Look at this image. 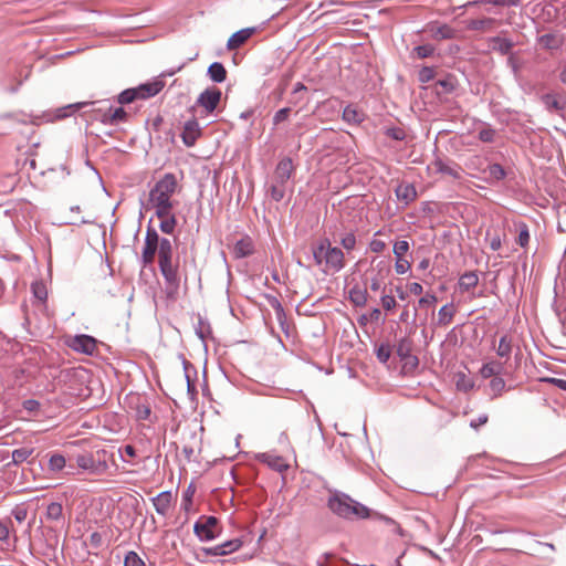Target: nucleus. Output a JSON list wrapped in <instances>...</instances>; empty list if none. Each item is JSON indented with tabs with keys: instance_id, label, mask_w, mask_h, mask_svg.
Masks as SVG:
<instances>
[{
	"instance_id": "nucleus-45",
	"label": "nucleus",
	"mask_w": 566,
	"mask_h": 566,
	"mask_svg": "<svg viewBox=\"0 0 566 566\" xmlns=\"http://www.w3.org/2000/svg\"><path fill=\"white\" fill-rule=\"evenodd\" d=\"M401 361H402V370L405 373H412L419 365L418 357L415 355H411V356L402 359Z\"/></svg>"
},
{
	"instance_id": "nucleus-61",
	"label": "nucleus",
	"mask_w": 566,
	"mask_h": 566,
	"mask_svg": "<svg viewBox=\"0 0 566 566\" xmlns=\"http://www.w3.org/2000/svg\"><path fill=\"white\" fill-rule=\"evenodd\" d=\"M40 407L39 401L34 399H28L23 401V408L30 412L36 411Z\"/></svg>"
},
{
	"instance_id": "nucleus-31",
	"label": "nucleus",
	"mask_w": 566,
	"mask_h": 566,
	"mask_svg": "<svg viewBox=\"0 0 566 566\" xmlns=\"http://www.w3.org/2000/svg\"><path fill=\"white\" fill-rule=\"evenodd\" d=\"M343 119L348 124H359L364 120V114L353 105H347L343 111Z\"/></svg>"
},
{
	"instance_id": "nucleus-10",
	"label": "nucleus",
	"mask_w": 566,
	"mask_h": 566,
	"mask_svg": "<svg viewBox=\"0 0 566 566\" xmlns=\"http://www.w3.org/2000/svg\"><path fill=\"white\" fill-rule=\"evenodd\" d=\"M221 95L222 93L218 87H208L198 96L196 104L202 107L205 115H210L218 107Z\"/></svg>"
},
{
	"instance_id": "nucleus-39",
	"label": "nucleus",
	"mask_w": 566,
	"mask_h": 566,
	"mask_svg": "<svg viewBox=\"0 0 566 566\" xmlns=\"http://www.w3.org/2000/svg\"><path fill=\"white\" fill-rule=\"evenodd\" d=\"M270 195L273 200L281 201L285 195V184L275 182L273 180V184L270 187Z\"/></svg>"
},
{
	"instance_id": "nucleus-46",
	"label": "nucleus",
	"mask_w": 566,
	"mask_h": 566,
	"mask_svg": "<svg viewBox=\"0 0 566 566\" xmlns=\"http://www.w3.org/2000/svg\"><path fill=\"white\" fill-rule=\"evenodd\" d=\"M195 494V489L192 485H189L182 495L181 506L185 511H189L192 505V497Z\"/></svg>"
},
{
	"instance_id": "nucleus-18",
	"label": "nucleus",
	"mask_w": 566,
	"mask_h": 566,
	"mask_svg": "<svg viewBox=\"0 0 566 566\" xmlns=\"http://www.w3.org/2000/svg\"><path fill=\"white\" fill-rule=\"evenodd\" d=\"M254 252V242L245 235L238 240L233 247V254L237 259H242L251 255Z\"/></svg>"
},
{
	"instance_id": "nucleus-1",
	"label": "nucleus",
	"mask_w": 566,
	"mask_h": 566,
	"mask_svg": "<svg viewBox=\"0 0 566 566\" xmlns=\"http://www.w3.org/2000/svg\"><path fill=\"white\" fill-rule=\"evenodd\" d=\"M156 253L158 254L159 271L164 276L169 294L174 293L180 286L179 258L175 255L171 241L168 238H160L154 228L148 227L142 251L143 264L154 263Z\"/></svg>"
},
{
	"instance_id": "nucleus-48",
	"label": "nucleus",
	"mask_w": 566,
	"mask_h": 566,
	"mask_svg": "<svg viewBox=\"0 0 566 566\" xmlns=\"http://www.w3.org/2000/svg\"><path fill=\"white\" fill-rule=\"evenodd\" d=\"M411 268V264L405 258H396L395 270L397 274H405Z\"/></svg>"
},
{
	"instance_id": "nucleus-2",
	"label": "nucleus",
	"mask_w": 566,
	"mask_h": 566,
	"mask_svg": "<svg viewBox=\"0 0 566 566\" xmlns=\"http://www.w3.org/2000/svg\"><path fill=\"white\" fill-rule=\"evenodd\" d=\"M513 347L506 336L497 345V392L515 388L521 381L518 373L520 350L512 355Z\"/></svg>"
},
{
	"instance_id": "nucleus-25",
	"label": "nucleus",
	"mask_w": 566,
	"mask_h": 566,
	"mask_svg": "<svg viewBox=\"0 0 566 566\" xmlns=\"http://www.w3.org/2000/svg\"><path fill=\"white\" fill-rule=\"evenodd\" d=\"M429 31L433 39L436 40H446L452 39L455 35V31L448 24H434L429 28Z\"/></svg>"
},
{
	"instance_id": "nucleus-20",
	"label": "nucleus",
	"mask_w": 566,
	"mask_h": 566,
	"mask_svg": "<svg viewBox=\"0 0 566 566\" xmlns=\"http://www.w3.org/2000/svg\"><path fill=\"white\" fill-rule=\"evenodd\" d=\"M258 460L268 464L271 469L279 472L284 471L287 468V464L285 463L284 459L273 453H260L258 455Z\"/></svg>"
},
{
	"instance_id": "nucleus-5",
	"label": "nucleus",
	"mask_w": 566,
	"mask_h": 566,
	"mask_svg": "<svg viewBox=\"0 0 566 566\" xmlns=\"http://www.w3.org/2000/svg\"><path fill=\"white\" fill-rule=\"evenodd\" d=\"M105 451H96L93 452H84L77 454L75 458V462L77 468L87 472L92 475H103L108 470V463L105 459Z\"/></svg>"
},
{
	"instance_id": "nucleus-27",
	"label": "nucleus",
	"mask_w": 566,
	"mask_h": 566,
	"mask_svg": "<svg viewBox=\"0 0 566 566\" xmlns=\"http://www.w3.org/2000/svg\"><path fill=\"white\" fill-rule=\"evenodd\" d=\"M208 76L216 83H222L227 78V70L221 63L213 62L208 67Z\"/></svg>"
},
{
	"instance_id": "nucleus-43",
	"label": "nucleus",
	"mask_w": 566,
	"mask_h": 566,
	"mask_svg": "<svg viewBox=\"0 0 566 566\" xmlns=\"http://www.w3.org/2000/svg\"><path fill=\"white\" fill-rule=\"evenodd\" d=\"M125 566H145L144 560L136 552H128L124 559Z\"/></svg>"
},
{
	"instance_id": "nucleus-9",
	"label": "nucleus",
	"mask_w": 566,
	"mask_h": 566,
	"mask_svg": "<svg viewBox=\"0 0 566 566\" xmlns=\"http://www.w3.org/2000/svg\"><path fill=\"white\" fill-rule=\"evenodd\" d=\"M218 518L214 516H201L193 526L195 534L200 541H212L217 537Z\"/></svg>"
},
{
	"instance_id": "nucleus-16",
	"label": "nucleus",
	"mask_w": 566,
	"mask_h": 566,
	"mask_svg": "<svg viewBox=\"0 0 566 566\" xmlns=\"http://www.w3.org/2000/svg\"><path fill=\"white\" fill-rule=\"evenodd\" d=\"M293 171V163L291 158H283L276 165L274 171V181L286 184Z\"/></svg>"
},
{
	"instance_id": "nucleus-40",
	"label": "nucleus",
	"mask_w": 566,
	"mask_h": 566,
	"mask_svg": "<svg viewBox=\"0 0 566 566\" xmlns=\"http://www.w3.org/2000/svg\"><path fill=\"white\" fill-rule=\"evenodd\" d=\"M433 165H434L437 171H439V172L452 176L454 178L459 177L458 169L444 164L442 160H436Z\"/></svg>"
},
{
	"instance_id": "nucleus-24",
	"label": "nucleus",
	"mask_w": 566,
	"mask_h": 566,
	"mask_svg": "<svg viewBox=\"0 0 566 566\" xmlns=\"http://www.w3.org/2000/svg\"><path fill=\"white\" fill-rule=\"evenodd\" d=\"M349 301L355 305L363 307L368 302V292L367 289H363L360 286H353L349 290Z\"/></svg>"
},
{
	"instance_id": "nucleus-30",
	"label": "nucleus",
	"mask_w": 566,
	"mask_h": 566,
	"mask_svg": "<svg viewBox=\"0 0 566 566\" xmlns=\"http://www.w3.org/2000/svg\"><path fill=\"white\" fill-rule=\"evenodd\" d=\"M92 104L91 102H80L74 104H69L66 106L60 107L55 111V118L63 119L70 116L72 113Z\"/></svg>"
},
{
	"instance_id": "nucleus-8",
	"label": "nucleus",
	"mask_w": 566,
	"mask_h": 566,
	"mask_svg": "<svg viewBox=\"0 0 566 566\" xmlns=\"http://www.w3.org/2000/svg\"><path fill=\"white\" fill-rule=\"evenodd\" d=\"M345 268V254L325 238V273H337Z\"/></svg>"
},
{
	"instance_id": "nucleus-54",
	"label": "nucleus",
	"mask_w": 566,
	"mask_h": 566,
	"mask_svg": "<svg viewBox=\"0 0 566 566\" xmlns=\"http://www.w3.org/2000/svg\"><path fill=\"white\" fill-rule=\"evenodd\" d=\"M291 109L289 107H284L279 109L274 116H273V123L274 125L280 124L281 122H284L289 118Z\"/></svg>"
},
{
	"instance_id": "nucleus-13",
	"label": "nucleus",
	"mask_w": 566,
	"mask_h": 566,
	"mask_svg": "<svg viewBox=\"0 0 566 566\" xmlns=\"http://www.w3.org/2000/svg\"><path fill=\"white\" fill-rule=\"evenodd\" d=\"M71 347L76 352L92 355L96 350V340L88 335H77L72 339Z\"/></svg>"
},
{
	"instance_id": "nucleus-58",
	"label": "nucleus",
	"mask_w": 566,
	"mask_h": 566,
	"mask_svg": "<svg viewBox=\"0 0 566 566\" xmlns=\"http://www.w3.org/2000/svg\"><path fill=\"white\" fill-rule=\"evenodd\" d=\"M10 521L0 522V541H8L10 535Z\"/></svg>"
},
{
	"instance_id": "nucleus-52",
	"label": "nucleus",
	"mask_w": 566,
	"mask_h": 566,
	"mask_svg": "<svg viewBox=\"0 0 566 566\" xmlns=\"http://www.w3.org/2000/svg\"><path fill=\"white\" fill-rule=\"evenodd\" d=\"M12 515L18 523H22L27 518L28 510L23 505H18L12 510Z\"/></svg>"
},
{
	"instance_id": "nucleus-55",
	"label": "nucleus",
	"mask_w": 566,
	"mask_h": 566,
	"mask_svg": "<svg viewBox=\"0 0 566 566\" xmlns=\"http://www.w3.org/2000/svg\"><path fill=\"white\" fill-rule=\"evenodd\" d=\"M480 374L483 378H491L495 374V364L493 361L484 364Z\"/></svg>"
},
{
	"instance_id": "nucleus-41",
	"label": "nucleus",
	"mask_w": 566,
	"mask_h": 566,
	"mask_svg": "<svg viewBox=\"0 0 566 566\" xmlns=\"http://www.w3.org/2000/svg\"><path fill=\"white\" fill-rule=\"evenodd\" d=\"M339 243L346 251H352L355 249L357 243L356 235L353 232L345 233L340 238Z\"/></svg>"
},
{
	"instance_id": "nucleus-12",
	"label": "nucleus",
	"mask_w": 566,
	"mask_h": 566,
	"mask_svg": "<svg viewBox=\"0 0 566 566\" xmlns=\"http://www.w3.org/2000/svg\"><path fill=\"white\" fill-rule=\"evenodd\" d=\"M201 136V127L197 119L187 120L181 132V139L187 147H192Z\"/></svg>"
},
{
	"instance_id": "nucleus-34",
	"label": "nucleus",
	"mask_w": 566,
	"mask_h": 566,
	"mask_svg": "<svg viewBox=\"0 0 566 566\" xmlns=\"http://www.w3.org/2000/svg\"><path fill=\"white\" fill-rule=\"evenodd\" d=\"M63 516V506L59 502H52L48 505L46 517L52 521H60Z\"/></svg>"
},
{
	"instance_id": "nucleus-60",
	"label": "nucleus",
	"mask_w": 566,
	"mask_h": 566,
	"mask_svg": "<svg viewBox=\"0 0 566 566\" xmlns=\"http://www.w3.org/2000/svg\"><path fill=\"white\" fill-rule=\"evenodd\" d=\"M431 78H433V70L431 67H423L420 72H419V80L421 82H428L430 81Z\"/></svg>"
},
{
	"instance_id": "nucleus-17",
	"label": "nucleus",
	"mask_w": 566,
	"mask_h": 566,
	"mask_svg": "<svg viewBox=\"0 0 566 566\" xmlns=\"http://www.w3.org/2000/svg\"><path fill=\"white\" fill-rule=\"evenodd\" d=\"M255 32L254 28H245L233 33L228 40V50H235L244 44Z\"/></svg>"
},
{
	"instance_id": "nucleus-7",
	"label": "nucleus",
	"mask_w": 566,
	"mask_h": 566,
	"mask_svg": "<svg viewBox=\"0 0 566 566\" xmlns=\"http://www.w3.org/2000/svg\"><path fill=\"white\" fill-rule=\"evenodd\" d=\"M390 272V264L387 261H376V259H373L371 269L367 273L368 276L366 277L369 289L373 292L379 291Z\"/></svg>"
},
{
	"instance_id": "nucleus-23",
	"label": "nucleus",
	"mask_w": 566,
	"mask_h": 566,
	"mask_svg": "<svg viewBox=\"0 0 566 566\" xmlns=\"http://www.w3.org/2000/svg\"><path fill=\"white\" fill-rule=\"evenodd\" d=\"M455 388L460 391H469L473 388L474 382L470 375L464 370H459L453 376Z\"/></svg>"
},
{
	"instance_id": "nucleus-3",
	"label": "nucleus",
	"mask_w": 566,
	"mask_h": 566,
	"mask_svg": "<svg viewBox=\"0 0 566 566\" xmlns=\"http://www.w3.org/2000/svg\"><path fill=\"white\" fill-rule=\"evenodd\" d=\"M178 187L177 178L174 174H165L153 189L149 191V203L155 209L157 217H163L167 210H172L174 202L171 200Z\"/></svg>"
},
{
	"instance_id": "nucleus-62",
	"label": "nucleus",
	"mask_w": 566,
	"mask_h": 566,
	"mask_svg": "<svg viewBox=\"0 0 566 566\" xmlns=\"http://www.w3.org/2000/svg\"><path fill=\"white\" fill-rule=\"evenodd\" d=\"M205 552L207 555H210V556H223L224 555V551H222L221 544L216 545L213 547L206 548Z\"/></svg>"
},
{
	"instance_id": "nucleus-49",
	"label": "nucleus",
	"mask_w": 566,
	"mask_h": 566,
	"mask_svg": "<svg viewBox=\"0 0 566 566\" xmlns=\"http://www.w3.org/2000/svg\"><path fill=\"white\" fill-rule=\"evenodd\" d=\"M377 358L380 363H387L390 358L391 350L388 345H380L376 352Z\"/></svg>"
},
{
	"instance_id": "nucleus-63",
	"label": "nucleus",
	"mask_w": 566,
	"mask_h": 566,
	"mask_svg": "<svg viewBox=\"0 0 566 566\" xmlns=\"http://www.w3.org/2000/svg\"><path fill=\"white\" fill-rule=\"evenodd\" d=\"M547 381L555 385L557 388L566 391V379L548 378Z\"/></svg>"
},
{
	"instance_id": "nucleus-47",
	"label": "nucleus",
	"mask_w": 566,
	"mask_h": 566,
	"mask_svg": "<svg viewBox=\"0 0 566 566\" xmlns=\"http://www.w3.org/2000/svg\"><path fill=\"white\" fill-rule=\"evenodd\" d=\"M409 251V243L406 240H400L394 244V254L396 258H403Z\"/></svg>"
},
{
	"instance_id": "nucleus-15",
	"label": "nucleus",
	"mask_w": 566,
	"mask_h": 566,
	"mask_svg": "<svg viewBox=\"0 0 566 566\" xmlns=\"http://www.w3.org/2000/svg\"><path fill=\"white\" fill-rule=\"evenodd\" d=\"M151 501L156 512L161 516H166L171 507L172 494L170 491H164L153 497Z\"/></svg>"
},
{
	"instance_id": "nucleus-11",
	"label": "nucleus",
	"mask_w": 566,
	"mask_h": 566,
	"mask_svg": "<svg viewBox=\"0 0 566 566\" xmlns=\"http://www.w3.org/2000/svg\"><path fill=\"white\" fill-rule=\"evenodd\" d=\"M166 74H161L147 83L138 85L136 88L139 99H147L156 96L165 87L164 77Z\"/></svg>"
},
{
	"instance_id": "nucleus-36",
	"label": "nucleus",
	"mask_w": 566,
	"mask_h": 566,
	"mask_svg": "<svg viewBox=\"0 0 566 566\" xmlns=\"http://www.w3.org/2000/svg\"><path fill=\"white\" fill-rule=\"evenodd\" d=\"M33 453V449L30 448H20L15 449L12 452V461L15 464L22 463L28 460V458Z\"/></svg>"
},
{
	"instance_id": "nucleus-38",
	"label": "nucleus",
	"mask_w": 566,
	"mask_h": 566,
	"mask_svg": "<svg viewBox=\"0 0 566 566\" xmlns=\"http://www.w3.org/2000/svg\"><path fill=\"white\" fill-rule=\"evenodd\" d=\"M32 293L34 297L41 302L45 301L48 297V290L43 282H34L31 285Z\"/></svg>"
},
{
	"instance_id": "nucleus-53",
	"label": "nucleus",
	"mask_w": 566,
	"mask_h": 566,
	"mask_svg": "<svg viewBox=\"0 0 566 566\" xmlns=\"http://www.w3.org/2000/svg\"><path fill=\"white\" fill-rule=\"evenodd\" d=\"M381 305L385 311L389 312L397 306V302L392 295H384L380 298Z\"/></svg>"
},
{
	"instance_id": "nucleus-26",
	"label": "nucleus",
	"mask_w": 566,
	"mask_h": 566,
	"mask_svg": "<svg viewBox=\"0 0 566 566\" xmlns=\"http://www.w3.org/2000/svg\"><path fill=\"white\" fill-rule=\"evenodd\" d=\"M312 252L315 265L319 266L325 273V238L312 247Z\"/></svg>"
},
{
	"instance_id": "nucleus-4",
	"label": "nucleus",
	"mask_w": 566,
	"mask_h": 566,
	"mask_svg": "<svg viewBox=\"0 0 566 566\" xmlns=\"http://www.w3.org/2000/svg\"><path fill=\"white\" fill-rule=\"evenodd\" d=\"M327 507L335 515L345 520H361L369 516V509L367 506L339 491L331 493L327 500Z\"/></svg>"
},
{
	"instance_id": "nucleus-33",
	"label": "nucleus",
	"mask_w": 566,
	"mask_h": 566,
	"mask_svg": "<svg viewBox=\"0 0 566 566\" xmlns=\"http://www.w3.org/2000/svg\"><path fill=\"white\" fill-rule=\"evenodd\" d=\"M412 342L409 338H401L397 345V355L400 360L411 356Z\"/></svg>"
},
{
	"instance_id": "nucleus-56",
	"label": "nucleus",
	"mask_w": 566,
	"mask_h": 566,
	"mask_svg": "<svg viewBox=\"0 0 566 566\" xmlns=\"http://www.w3.org/2000/svg\"><path fill=\"white\" fill-rule=\"evenodd\" d=\"M369 249L375 253H380L386 249V243L382 240L374 238L369 242Z\"/></svg>"
},
{
	"instance_id": "nucleus-50",
	"label": "nucleus",
	"mask_w": 566,
	"mask_h": 566,
	"mask_svg": "<svg viewBox=\"0 0 566 566\" xmlns=\"http://www.w3.org/2000/svg\"><path fill=\"white\" fill-rule=\"evenodd\" d=\"M438 298L434 294L427 293L418 301L419 307H433L437 303Z\"/></svg>"
},
{
	"instance_id": "nucleus-19",
	"label": "nucleus",
	"mask_w": 566,
	"mask_h": 566,
	"mask_svg": "<svg viewBox=\"0 0 566 566\" xmlns=\"http://www.w3.org/2000/svg\"><path fill=\"white\" fill-rule=\"evenodd\" d=\"M127 118V113L123 107L112 108L108 107L104 114L102 115V123L107 125H116L118 123L125 122Z\"/></svg>"
},
{
	"instance_id": "nucleus-57",
	"label": "nucleus",
	"mask_w": 566,
	"mask_h": 566,
	"mask_svg": "<svg viewBox=\"0 0 566 566\" xmlns=\"http://www.w3.org/2000/svg\"><path fill=\"white\" fill-rule=\"evenodd\" d=\"M491 23V20L475 19L470 21L469 27L473 30H483L486 28V25H490Z\"/></svg>"
},
{
	"instance_id": "nucleus-51",
	"label": "nucleus",
	"mask_w": 566,
	"mask_h": 566,
	"mask_svg": "<svg viewBox=\"0 0 566 566\" xmlns=\"http://www.w3.org/2000/svg\"><path fill=\"white\" fill-rule=\"evenodd\" d=\"M513 41L512 40H509L506 38H501L497 35V51H500L501 53H509L511 51V49L513 48Z\"/></svg>"
},
{
	"instance_id": "nucleus-59",
	"label": "nucleus",
	"mask_w": 566,
	"mask_h": 566,
	"mask_svg": "<svg viewBox=\"0 0 566 566\" xmlns=\"http://www.w3.org/2000/svg\"><path fill=\"white\" fill-rule=\"evenodd\" d=\"M495 136V132L492 128H483L479 132V138L482 142H492Z\"/></svg>"
},
{
	"instance_id": "nucleus-44",
	"label": "nucleus",
	"mask_w": 566,
	"mask_h": 566,
	"mask_svg": "<svg viewBox=\"0 0 566 566\" xmlns=\"http://www.w3.org/2000/svg\"><path fill=\"white\" fill-rule=\"evenodd\" d=\"M433 51H434V49L430 44L418 45L413 49V53L419 59H426V57L431 56L433 54Z\"/></svg>"
},
{
	"instance_id": "nucleus-37",
	"label": "nucleus",
	"mask_w": 566,
	"mask_h": 566,
	"mask_svg": "<svg viewBox=\"0 0 566 566\" xmlns=\"http://www.w3.org/2000/svg\"><path fill=\"white\" fill-rule=\"evenodd\" d=\"M65 458L62 454H52L49 460V469L53 472L61 471L65 467Z\"/></svg>"
},
{
	"instance_id": "nucleus-35",
	"label": "nucleus",
	"mask_w": 566,
	"mask_h": 566,
	"mask_svg": "<svg viewBox=\"0 0 566 566\" xmlns=\"http://www.w3.org/2000/svg\"><path fill=\"white\" fill-rule=\"evenodd\" d=\"M137 99H139V97L135 87L127 88L118 95L119 104H129Z\"/></svg>"
},
{
	"instance_id": "nucleus-21",
	"label": "nucleus",
	"mask_w": 566,
	"mask_h": 566,
	"mask_svg": "<svg viewBox=\"0 0 566 566\" xmlns=\"http://www.w3.org/2000/svg\"><path fill=\"white\" fill-rule=\"evenodd\" d=\"M398 200L403 201L406 205L412 202L417 198V190L412 184H400L396 190Z\"/></svg>"
},
{
	"instance_id": "nucleus-42",
	"label": "nucleus",
	"mask_w": 566,
	"mask_h": 566,
	"mask_svg": "<svg viewBox=\"0 0 566 566\" xmlns=\"http://www.w3.org/2000/svg\"><path fill=\"white\" fill-rule=\"evenodd\" d=\"M241 546L242 541L240 538H233L221 544L222 551H224V555L237 552Z\"/></svg>"
},
{
	"instance_id": "nucleus-22",
	"label": "nucleus",
	"mask_w": 566,
	"mask_h": 566,
	"mask_svg": "<svg viewBox=\"0 0 566 566\" xmlns=\"http://www.w3.org/2000/svg\"><path fill=\"white\" fill-rule=\"evenodd\" d=\"M539 44L547 50H557L563 45V35L557 33H546L539 36Z\"/></svg>"
},
{
	"instance_id": "nucleus-14",
	"label": "nucleus",
	"mask_w": 566,
	"mask_h": 566,
	"mask_svg": "<svg viewBox=\"0 0 566 566\" xmlns=\"http://www.w3.org/2000/svg\"><path fill=\"white\" fill-rule=\"evenodd\" d=\"M542 103L548 112L556 113L558 115H560L566 108V97L554 93L543 95Z\"/></svg>"
},
{
	"instance_id": "nucleus-32",
	"label": "nucleus",
	"mask_w": 566,
	"mask_h": 566,
	"mask_svg": "<svg viewBox=\"0 0 566 566\" xmlns=\"http://www.w3.org/2000/svg\"><path fill=\"white\" fill-rule=\"evenodd\" d=\"M478 275L474 272H468L464 273L459 279V287L462 291H469L470 289L474 287L478 284Z\"/></svg>"
},
{
	"instance_id": "nucleus-28",
	"label": "nucleus",
	"mask_w": 566,
	"mask_h": 566,
	"mask_svg": "<svg viewBox=\"0 0 566 566\" xmlns=\"http://www.w3.org/2000/svg\"><path fill=\"white\" fill-rule=\"evenodd\" d=\"M160 219L159 228L166 234H171L175 231L177 220L172 210H167V213L163 214V217H157Z\"/></svg>"
},
{
	"instance_id": "nucleus-6",
	"label": "nucleus",
	"mask_w": 566,
	"mask_h": 566,
	"mask_svg": "<svg viewBox=\"0 0 566 566\" xmlns=\"http://www.w3.org/2000/svg\"><path fill=\"white\" fill-rule=\"evenodd\" d=\"M503 227L505 230L504 239H506L507 233L514 235L515 241L522 248H526L530 243V231L526 223L522 220L513 217L506 216L503 217Z\"/></svg>"
},
{
	"instance_id": "nucleus-29",
	"label": "nucleus",
	"mask_w": 566,
	"mask_h": 566,
	"mask_svg": "<svg viewBox=\"0 0 566 566\" xmlns=\"http://www.w3.org/2000/svg\"><path fill=\"white\" fill-rule=\"evenodd\" d=\"M455 314V307L453 303L443 305L438 313V324L440 326L449 325Z\"/></svg>"
},
{
	"instance_id": "nucleus-64",
	"label": "nucleus",
	"mask_w": 566,
	"mask_h": 566,
	"mask_svg": "<svg viewBox=\"0 0 566 566\" xmlns=\"http://www.w3.org/2000/svg\"><path fill=\"white\" fill-rule=\"evenodd\" d=\"M408 289H409L410 293H412L415 295H420L423 292L422 285L418 282L410 283L408 285Z\"/></svg>"
}]
</instances>
